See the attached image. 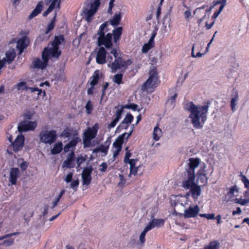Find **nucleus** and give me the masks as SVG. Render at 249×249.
Wrapping results in <instances>:
<instances>
[{"label": "nucleus", "mask_w": 249, "mask_h": 249, "mask_svg": "<svg viewBox=\"0 0 249 249\" xmlns=\"http://www.w3.org/2000/svg\"><path fill=\"white\" fill-rule=\"evenodd\" d=\"M116 49V54L110 53V50H107L106 47H100L97 49L96 61L99 64H104L106 62L111 63L113 61V56L115 58V61L111 64H108V66L111 68L112 72H115L118 69H126L128 66L132 64L130 59L124 60L122 58L118 56L119 50Z\"/></svg>", "instance_id": "f257e3e1"}, {"label": "nucleus", "mask_w": 249, "mask_h": 249, "mask_svg": "<svg viewBox=\"0 0 249 249\" xmlns=\"http://www.w3.org/2000/svg\"><path fill=\"white\" fill-rule=\"evenodd\" d=\"M64 40L63 36H56L53 41L42 52V59L36 58L33 62V66L35 68L43 69L48 65L49 58H57L61 54V51L59 50V45Z\"/></svg>", "instance_id": "f03ea898"}, {"label": "nucleus", "mask_w": 249, "mask_h": 249, "mask_svg": "<svg viewBox=\"0 0 249 249\" xmlns=\"http://www.w3.org/2000/svg\"><path fill=\"white\" fill-rule=\"evenodd\" d=\"M209 107L208 104L197 106L193 102L186 105V108L190 112L189 117L195 128L200 129L203 127L207 120Z\"/></svg>", "instance_id": "7ed1b4c3"}, {"label": "nucleus", "mask_w": 249, "mask_h": 249, "mask_svg": "<svg viewBox=\"0 0 249 249\" xmlns=\"http://www.w3.org/2000/svg\"><path fill=\"white\" fill-rule=\"evenodd\" d=\"M109 23L105 22L99 27L97 35L98 36V44L99 46H104L110 53L116 54V49L113 47L112 44V35L111 33L107 32L109 31Z\"/></svg>", "instance_id": "20e7f679"}, {"label": "nucleus", "mask_w": 249, "mask_h": 249, "mask_svg": "<svg viewBox=\"0 0 249 249\" xmlns=\"http://www.w3.org/2000/svg\"><path fill=\"white\" fill-rule=\"evenodd\" d=\"M207 165L197 158H191L186 162L185 167V173L189 174L191 176H196V170L202 171L206 169Z\"/></svg>", "instance_id": "39448f33"}, {"label": "nucleus", "mask_w": 249, "mask_h": 249, "mask_svg": "<svg viewBox=\"0 0 249 249\" xmlns=\"http://www.w3.org/2000/svg\"><path fill=\"white\" fill-rule=\"evenodd\" d=\"M101 0H88L85 2V8L83 11L85 20L90 22L98 10Z\"/></svg>", "instance_id": "423d86ee"}, {"label": "nucleus", "mask_w": 249, "mask_h": 249, "mask_svg": "<svg viewBox=\"0 0 249 249\" xmlns=\"http://www.w3.org/2000/svg\"><path fill=\"white\" fill-rule=\"evenodd\" d=\"M99 128V124L96 123L92 127H89L84 131L83 138L84 148L93 146L91 141L96 136Z\"/></svg>", "instance_id": "0eeeda50"}, {"label": "nucleus", "mask_w": 249, "mask_h": 249, "mask_svg": "<svg viewBox=\"0 0 249 249\" xmlns=\"http://www.w3.org/2000/svg\"><path fill=\"white\" fill-rule=\"evenodd\" d=\"M158 84L157 71L155 69L152 70L149 72V77L142 86V90H149L156 87Z\"/></svg>", "instance_id": "6e6552de"}, {"label": "nucleus", "mask_w": 249, "mask_h": 249, "mask_svg": "<svg viewBox=\"0 0 249 249\" xmlns=\"http://www.w3.org/2000/svg\"><path fill=\"white\" fill-rule=\"evenodd\" d=\"M40 141L45 144H51L56 139L57 135L55 130H42L39 135Z\"/></svg>", "instance_id": "1a4fd4ad"}, {"label": "nucleus", "mask_w": 249, "mask_h": 249, "mask_svg": "<svg viewBox=\"0 0 249 249\" xmlns=\"http://www.w3.org/2000/svg\"><path fill=\"white\" fill-rule=\"evenodd\" d=\"M132 132V129L128 133H124L122 135L119 136L116 140L113 142V158H115L119 154L121 149L122 145L124 142V137L125 135H127V138H129Z\"/></svg>", "instance_id": "9d476101"}, {"label": "nucleus", "mask_w": 249, "mask_h": 249, "mask_svg": "<svg viewBox=\"0 0 249 249\" xmlns=\"http://www.w3.org/2000/svg\"><path fill=\"white\" fill-rule=\"evenodd\" d=\"M36 126V123L35 121H24L19 123L18 126L19 132H25L28 130H34Z\"/></svg>", "instance_id": "9b49d317"}, {"label": "nucleus", "mask_w": 249, "mask_h": 249, "mask_svg": "<svg viewBox=\"0 0 249 249\" xmlns=\"http://www.w3.org/2000/svg\"><path fill=\"white\" fill-rule=\"evenodd\" d=\"M116 111L115 114V118L108 124V128L111 129L114 128L118 123L124 113V107L122 105H119L115 107Z\"/></svg>", "instance_id": "f8f14e48"}, {"label": "nucleus", "mask_w": 249, "mask_h": 249, "mask_svg": "<svg viewBox=\"0 0 249 249\" xmlns=\"http://www.w3.org/2000/svg\"><path fill=\"white\" fill-rule=\"evenodd\" d=\"M199 212V208L197 205L190 206L188 209L184 210L182 215L185 218H192L196 217Z\"/></svg>", "instance_id": "ddd939ff"}, {"label": "nucleus", "mask_w": 249, "mask_h": 249, "mask_svg": "<svg viewBox=\"0 0 249 249\" xmlns=\"http://www.w3.org/2000/svg\"><path fill=\"white\" fill-rule=\"evenodd\" d=\"M184 175V180L182 182V187L184 188L190 189L197 185L195 182L196 176L194 175L193 177H192L189 174H187L185 173Z\"/></svg>", "instance_id": "4468645a"}, {"label": "nucleus", "mask_w": 249, "mask_h": 249, "mask_svg": "<svg viewBox=\"0 0 249 249\" xmlns=\"http://www.w3.org/2000/svg\"><path fill=\"white\" fill-rule=\"evenodd\" d=\"M164 220L162 219L152 218L145 226L148 231L155 228H160L163 226Z\"/></svg>", "instance_id": "2eb2a0df"}, {"label": "nucleus", "mask_w": 249, "mask_h": 249, "mask_svg": "<svg viewBox=\"0 0 249 249\" xmlns=\"http://www.w3.org/2000/svg\"><path fill=\"white\" fill-rule=\"evenodd\" d=\"M74 137L64 147V150L65 152H67L69 151H71L76 146L77 143L80 142L81 139L78 136V133L74 131L73 134Z\"/></svg>", "instance_id": "dca6fc26"}, {"label": "nucleus", "mask_w": 249, "mask_h": 249, "mask_svg": "<svg viewBox=\"0 0 249 249\" xmlns=\"http://www.w3.org/2000/svg\"><path fill=\"white\" fill-rule=\"evenodd\" d=\"M92 169L89 168H85L82 173V178L83 185H89L91 180V174Z\"/></svg>", "instance_id": "f3484780"}, {"label": "nucleus", "mask_w": 249, "mask_h": 249, "mask_svg": "<svg viewBox=\"0 0 249 249\" xmlns=\"http://www.w3.org/2000/svg\"><path fill=\"white\" fill-rule=\"evenodd\" d=\"M156 36V33L155 32H153L148 42L145 43L142 47V51L143 53H147L148 51L154 47L155 44L154 39Z\"/></svg>", "instance_id": "a211bd4d"}, {"label": "nucleus", "mask_w": 249, "mask_h": 249, "mask_svg": "<svg viewBox=\"0 0 249 249\" xmlns=\"http://www.w3.org/2000/svg\"><path fill=\"white\" fill-rule=\"evenodd\" d=\"M197 176L196 181L198 184L204 185L207 183L208 178L206 176V169H203L202 171H197L196 173Z\"/></svg>", "instance_id": "6ab92c4d"}, {"label": "nucleus", "mask_w": 249, "mask_h": 249, "mask_svg": "<svg viewBox=\"0 0 249 249\" xmlns=\"http://www.w3.org/2000/svg\"><path fill=\"white\" fill-rule=\"evenodd\" d=\"M74 158L75 154L72 150L69 154L66 160L63 162L62 167L68 168L73 167L74 166Z\"/></svg>", "instance_id": "aec40b11"}, {"label": "nucleus", "mask_w": 249, "mask_h": 249, "mask_svg": "<svg viewBox=\"0 0 249 249\" xmlns=\"http://www.w3.org/2000/svg\"><path fill=\"white\" fill-rule=\"evenodd\" d=\"M24 138L22 135H18L12 143L13 149L15 152L19 151L23 146Z\"/></svg>", "instance_id": "412c9836"}, {"label": "nucleus", "mask_w": 249, "mask_h": 249, "mask_svg": "<svg viewBox=\"0 0 249 249\" xmlns=\"http://www.w3.org/2000/svg\"><path fill=\"white\" fill-rule=\"evenodd\" d=\"M29 42V39L26 36H23L18 40L17 48L19 51V54H21L23 50L27 47Z\"/></svg>", "instance_id": "4be33fe9"}, {"label": "nucleus", "mask_w": 249, "mask_h": 249, "mask_svg": "<svg viewBox=\"0 0 249 249\" xmlns=\"http://www.w3.org/2000/svg\"><path fill=\"white\" fill-rule=\"evenodd\" d=\"M60 0H53L49 6V8L47 9L46 11H45L43 15V16L45 17L47 16L51 12L53 11V10H55V14L56 13V10H59V6H60Z\"/></svg>", "instance_id": "5701e85b"}, {"label": "nucleus", "mask_w": 249, "mask_h": 249, "mask_svg": "<svg viewBox=\"0 0 249 249\" xmlns=\"http://www.w3.org/2000/svg\"><path fill=\"white\" fill-rule=\"evenodd\" d=\"M133 120V116L130 114H127L125 118L119 125L118 128L121 129H127L132 122Z\"/></svg>", "instance_id": "b1692460"}, {"label": "nucleus", "mask_w": 249, "mask_h": 249, "mask_svg": "<svg viewBox=\"0 0 249 249\" xmlns=\"http://www.w3.org/2000/svg\"><path fill=\"white\" fill-rule=\"evenodd\" d=\"M201 189L200 186L196 185L194 186L192 188L190 189V192L187 196L190 195L194 200H197L198 197L200 196Z\"/></svg>", "instance_id": "393cba45"}, {"label": "nucleus", "mask_w": 249, "mask_h": 249, "mask_svg": "<svg viewBox=\"0 0 249 249\" xmlns=\"http://www.w3.org/2000/svg\"><path fill=\"white\" fill-rule=\"evenodd\" d=\"M19 175V171L17 168H13L10 170L9 180L12 185L17 183V178Z\"/></svg>", "instance_id": "a878e982"}, {"label": "nucleus", "mask_w": 249, "mask_h": 249, "mask_svg": "<svg viewBox=\"0 0 249 249\" xmlns=\"http://www.w3.org/2000/svg\"><path fill=\"white\" fill-rule=\"evenodd\" d=\"M5 57H1V59H4L6 64H10L13 62L16 56L15 52L14 49L9 50L5 53Z\"/></svg>", "instance_id": "bb28decb"}, {"label": "nucleus", "mask_w": 249, "mask_h": 249, "mask_svg": "<svg viewBox=\"0 0 249 249\" xmlns=\"http://www.w3.org/2000/svg\"><path fill=\"white\" fill-rule=\"evenodd\" d=\"M14 234H7L4 236L0 237V241L3 240L2 245L5 246H10L12 245L14 242V238L12 237Z\"/></svg>", "instance_id": "cd10ccee"}, {"label": "nucleus", "mask_w": 249, "mask_h": 249, "mask_svg": "<svg viewBox=\"0 0 249 249\" xmlns=\"http://www.w3.org/2000/svg\"><path fill=\"white\" fill-rule=\"evenodd\" d=\"M123 14L121 11L116 12L113 16L112 19L109 22V25L111 24L114 27L119 25L120 21L122 18Z\"/></svg>", "instance_id": "c85d7f7f"}, {"label": "nucleus", "mask_w": 249, "mask_h": 249, "mask_svg": "<svg viewBox=\"0 0 249 249\" xmlns=\"http://www.w3.org/2000/svg\"><path fill=\"white\" fill-rule=\"evenodd\" d=\"M43 3L42 1L38 2L37 5L29 16V19H31L37 16L42 10Z\"/></svg>", "instance_id": "c756f323"}, {"label": "nucleus", "mask_w": 249, "mask_h": 249, "mask_svg": "<svg viewBox=\"0 0 249 249\" xmlns=\"http://www.w3.org/2000/svg\"><path fill=\"white\" fill-rule=\"evenodd\" d=\"M109 148V143L106 142L104 144L100 145L98 148L93 150V153L101 152L103 153V156L107 154Z\"/></svg>", "instance_id": "7c9ffc66"}, {"label": "nucleus", "mask_w": 249, "mask_h": 249, "mask_svg": "<svg viewBox=\"0 0 249 249\" xmlns=\"http://www.w3.org/2000/svg\"><path fill=\"white\" fill-rule=\"evenodd\" d=\"M99 71H96L93 75L90 78L89 82L90 83V86H95L99 79Z\"/></svg>", "instance_id": "2f4dec72"}, {"label": "nucleus", "mask_w": 249, "mask_h": 249, "mask_svg": "<svg viewBox=\"0 0 249 249\" xmlns=\"http://www.w3.org/2000/svg\"><path fill=\"white\" fill-rule=\"evenodd\" d=\"M63 149V144L61 142L56 143L53 149L51 150V153L53 155H55L60 153Z\"/></svg>", "instance_id": "473e14b6"}, {"label": "nucleus", "mask_w": 249, "mask_h": 249, "mask_svg": "<svg viewBox=\"0 0 249 249\" xmlns=\"http://www.w3.org/2000/svg\"><path fill=\"white\" fill-rule=\"evenodd\" d=\"M113 33V41L116 43L120 39L122 33V28L118 27L112 31Z\"/></svg>", "instance_id": "72a5a7b5"}, {"label": "nucleus", "mask_w": 249, "mask_h": 249, "mask_svg": "<svg viewBox=\"0 0 249 249\" xmlns=\"http://www.w3.org/2000/svg\"><path fill=\"white\" fill-rule=\"evenodd\" d=\"M162 136V131L160 128L158 126H156L154 128L153 133V139L158 141L160 140V138Z\"/></svg>", "instance_id": "f704fd0d"}, {"label": "nucleus", "mask_w": 249, "mask_h": 249, "mask_svg": "<svg viewBox=\"0 0 249 249\" xmlns=\"http://www.w3.org/2000/svg\"><path fill=\"white\" fill-rule=\"evenodd\" d=\"M177 97V94L175 93L173 96L171 97L166 102V106L169 108H173L175 105V100Z\"/></svg>", "instance_id": "c9c22d12"}, {"label": "nucleus", "mask_w": 249, "mask_h": 249, "mask_svg": "<svg viewBox=\"0 0 249 249\" xmlns=\"http://www.w3.org/2000/svg\"><path fill=\"white\" fill-rule=\"evenodd\" d=\"M219 248L220 243L217 241H213L204 247L203 249H219Z\"/></svg>", "instance_id": "e433bc0d"}, {"label": "nucleus", "mask_w": 249, "mask_h": 249, "mask_svg": "<svg viewBox=\"0 0 249 249\" xmlns=\"http://www.w3.org/2000/svg\"><path fill=\"white\" fill-rule=\"evenodd\" d=\"M15 88L17 89L18 90H27L28 87L27 86L26 82L22 81L18 83L15 85Z\"/></svg>", "instance_id": "4c0bfd02"}, {"label": "nucleus", "mask_w": 249, "mask_h": 249, "mask_svg": "<svg viewBox=\"0 0 249 249\" xmlns=\"http://www.w3.org/2000/svg\"><path fill=\"white\" fill-rule=\"evenodd\" d=\"M123 74L121 73H117L113 77V81L117 84L118 85H120L121 84H123Z\"/></svg>", "instance_id": "58836bf2"}, {"label": "nucleus", "mask_w": 249, "mask_h": 249, "mask_svg": "<svg viewBox=\"0 0 249 249\" xmlns=\"http://www.w3.org/2000/svg\"><path fill=\"white\" fill-rule=\"evenodd\" d=\"M185 7L186 10L184 12L183 15L186 20L189 21L190 19L193 17L191 11L189 7L186 6H185Z\"/></svg>", "instance_id": "ea45409f"}, {"label": "nucleus", "mask_w": 249, "mask_h": 249, "mask_svg": "<svg viewBox=\"0 0 249 249\" xmlns=\"http://www.w3.org/2000/svg\"><path fill=\"white\" fill-rule=\"evenodd\" d=\"M56 17V13L55 14L53 19L51 21V22L48 24L47 28V30L45 32V34H47L49 32H50L53 29L54 27L55 24V20Z\"/></svg>", "instance_id": "a19ab883"}, {"label": "nucleus", "mask_w": 249, "mask_h": 249, "mask_svg": "<svg viewBox=\"0 0 249 249\" xmlns=\"http://www.w3.org/2000/svg\"><path fill=\"white\" fill-rule=\"evenodd\" d=\"M234 202L244 206L249 203V197L246 198H236L234 199Z\"/></svg>", "instance_id": "79ce46f5"}, {"label": "nucleus", "mask_w": 249, "mask_h": 249, "mask_svg": "<svg viewBox=\"0 0 249 249\" xmlns=\"http://www.w3.org/2000/svg\"><path fill=\"white\" fill-rule=\"evenodd\" d=\"M86 113L87 114H90L93 108V106L90 101H89L85 107Z\"/></svg>", "instance_id": "37998d69"}, {"label": "nucleus", "mask_w": 249, "mask_h": 249, "mask_svg": "<svg viewBox=\"0 0 249 249\" xmlns=\"http://www.w3.org/2000/svg\"><path fill=\"white\" fill-rule=\"evenodd\" d=\"M238 192V190L236 186H232L228 192V196L231 198L234 196H236L237 194H235V193L237 194Z\"/></svg>", "instance_id": "c03bdc74"}, {"label": "nucleus", "mask_w": 249, "mask_h": 249, "mask_svg": "<svg viewBox=\"0 0 249 249\" xmlns=\"http://www.w3.org/2000/svg\"><path fill=\"white\" fill-rule=\"evenodd\" d=\"M65 192V190H62L61 191L60 194L55 198L53 201V202L52 208H54L57 205L58 202L59 201L60 199L61 198L62 196L64 195Z\"/></svg>", "instance_id": "a18cd8bd"}, {"label": "nucleus", "mask_w": 249, "mask_h": 249, "mask_svg": "<svg viewBox=\"0 0 249 249\" xmlns=\"http://www.w3.org/2000/svg\"><path fill=\"white\" fill-rule=\"evenodd\" d=\"M86 160V156L79 155L76 159V162L78 167H80L81 165L85 162Z\"/></svg>", "instance_id": "49530a36"}, {"label": "nucleus", "mask_w": 249, "mask_h": 249, "mask_svg": "<svg viewBox=\"0 0 249 249\" xmlns=\"http://www.w3.org/2000/svg\"><path fill=\"white\" fill-rule=\"evenodd\" d=\"M70 184V187L74 191L77 190V187L79 184V179L78 178L72 180Z\"/></svg>", "instance_id": "de8ad7c7"}, {"label": "nucleus", "mask_w": 249, "mask_h": 249, "mask_svg": "<svg viewBox=\"0 0 249 249\" xmlns=\"http://www.w3.org/2000/svg\"><path fill=\"white\" fill-rule=\"evenodd\" d=\"M148 231L147 230H146V229L145 228L144 229L143 231L141 232V233L140 235L139 240H140V242L142 244H144V243L145 242V236L146 233Z\"/></svg>", "instance_id": "09e8293b"}, {"label": "nucleus", "mask_w": 249, "mask_h": 249, "mask_svg": "<svg viewBox=\"0 0 249 249\" xmlns=\"http://www.w3.org/2000/svg\"><path fill=\"white\" fill-rule=\"evenodd\" d=\"M195 50V44L193 45L192 48V51H191V55L194 58L196 57H201L203 55H204V53H201L200 52H198L196 54H195L194 52Z\"/></svg>", "instance_id": "8fccbe9b"}, {"label": "nucleus", "mask_w": 249, "mask_h": 249, "mask_svg": "<svg viewBox=\"0 0 249 249\" xmlns=\"http://www.w3.org/2000/svg\"><path fill=\"white\" fill-rule=\"evenodd\" d=\"M138 168L139 167L138 166L130 167V173L129 174V177H132V176L135 177L136 176Z\"/></svg>", "instance_id": "3c124183"}, {"label": "nucleus", "mask_w": 249, "mask_h": 249, "mask_svg": "<svg viewBox=\"0 0 249 249\" xmlns=\"http://www.w3.org/2000/svg\"><path fill=\"white\" fill-rule=\"evenodd\" d=\"M238 101V96L236 95L234 98H232L231 100V108L232 111H234L235 107Z\"/></svg>", "instance_id": "603ef678"}, {"label": "nucleus", "mask_w": 249, "mask_h": 249, "mask_svg": "<svg viewBox=\"0 0 249 249\" xmlns=\"http://www.w3.org/2000/svg\"><path fill=\"white\" fill-rule=\"evenodd\" d=\"M21 160H18V164L19 165L20 168L22 170H25L26 169L28 166V163L26 161H23L21 162Z\"/></svg>", "instance_id": "864d4df0"}, {"label": "nucleus", "mask_w": 249, "mask_h": 249, "mask_svg": "<svg viewBox=\"0 0 249 249\" xmlns=\"http://www.w3.org/2000/svg\"><path fill=\"white\" fill-rule=\"evenodd\" d=\"M33 212L31 210L27 211L23 215L24 219L26 221L29 220L30 218L33 216Z\"/></svg>", "instance_id": "5fc2aeb1"}, {"label": "nucleus", "mask_w": 249, "mask_h": 249, "mask_svg": "<svg viewBox=\"0 0 249 249\" xmlns=\"http://www.w3.org/2000/svg\"><path fill=\"white\" fill-rule=\"evenodd\" d=\"M241 180L242 182L244 183L245 187L246 188L249 189V180L247 178L246 176H245L243 175L241 176Z\"/></svg>", "instance_id": "6e6d98bb"}, {"label": "nucleus", "mask_w": 249, "mask_h": 249, "mask_svg": "<svg viewBox=\"0 0 249 249\" xmlns=\"http://www.w3.org/2000/svg\"><path fill=\"white\" fill-rule=\"evenodd\" d=\"M73 173L70 172L64 178V180L67 183L71 182L72 180Z\"/></svg>", "instance_id": "4d7b16f0"}, {"label": "nucleus", "mask_w": 249, "mask_h": 249, "mask_svg": "<svg viewBox=\"0 0 249 249\" xmlns=\"http://www.w3.org/2000/svg\"><path fill=\"white\" fill-rule=\"evenodd\" d=\"M71 130L68 129H65L62 133L61 136L65 138H69L71 136Z\"/></svg>", "instance_id": "13d9d810"}, {"label": "nucleus", "mask_w": 249, "mask_h": 249, "mask_svg": "<svg viewBox=\"0 0 249 249\" xmlns=\"http://www.w3.org/2000/svg\"><path fill=\"white\" fill-rule=\"evenodd\" d=\"M199 216L202 217H205L208 219H213L215 218L214 214L210 213V214H200Z\"/></svg>", "instance_id": "bf43d9fd"}, {"label": "nucleus", "mask_w": 249, "mask_h": 249, "mask_svg": "<svg viewBox=\"0 0 249 249\" xmlns=\"http://www.w3.org/2000/svg\"><path fill=\"white\" fill-rule=\"evenodd\" d=\"M124 107V108H128V109H131L133 110H136L137 109V105L135 104H131L129 105H125L124 106H123Z\"/></svg>", "instance_id": "052dcab7"}, {"label": "nucleus", "mask_w": 249, "mask_h": 249, "mask_svg": "<svg viewBox=\"0 0 249 249\" xmlns=\"http://www.w3.org/2000/svg\"><path fill=\"white\" fill-rule=\"evenodd\" d=\"M226 0H219L214 2V6L218 4H220L221 5L220 7H222V10L223 9L224 7H225L226 3Z\"/></svg>", "instance_id": "680f3d73"}, {"label": "nucleus", "mask_w": 249, "mask_h": 249, "mask_svg": "<svg viewBox=\"0 0 249 249\" xmlns=\"http://www.w3.org/2000/svg\"><path fill=\"white\" fill-rule=\"evenodd\" d=\"M115 1V0H110L109 2V7L108 8L107 12L109 14H111L112 12V9L114 6V2Z\"/></svg>", "instance_id": "e2e57ef3"}, {"label": "nucleus", "mask_w": 249, "mask_h": 249, "mask_svg": "<svg viewBox=\"0 0 249 249\" xmlns=\"http://www.w3.org/2000/svg\"><path fill=\"white\" fill-rule=\"evenodd\" d=\"M137 162V160L135 159H130L127 161V163H129L130 164V167H136L135 166L136 162Z\"/></svg>", "instance_id": "0e129e2a"}, {"label": "nucleus", "mask_w": 249, "mask_h": 249, "mask_svg": "<svg viewBox=\"0 0 249 249\" xmlns=\"http://www.w3.org/2000/svg\"><path fill=\"white\" fill-rule=\"evenodd\" d=\"M222 10H223L222 7H219L218 11L217 12L213 13V18H217V17L218 16V15L221 13V12H222Z\"/></svg>", "instance_id": "69168bd1"}, {"label": "nucleus", "mask_w": 249, "mask_h": 249, "mask_svg": "<svg viewBox=\"0 0 249 249\" xmlns=\"http://www.w3.org/2000/svg\"><path fill=\"white\" fill-rule=\"evenodd\" d=\"M119 178H120V181L118 183L119 186H122L125 183V180L124 178V176L122 175H119Z\"/></svg>", "instance_id": "338daca9"}, {"label": "nucleus", "mask_w": 249, "mask_h": 249, "mask_svg": "<svg viewBox=\"0 0 249 249\" xmlns=\"http://www.w3.org/2000/svg\"><path fill=\"white\" fill-rule=\"evenodd\" d=\"M130 157H131V154L128 152H126V153L125 154L124 159V161L125 163H127V161L130 160L129 158Z\"/></svg>", "instance_id": "774afa93"}]
</instances>
